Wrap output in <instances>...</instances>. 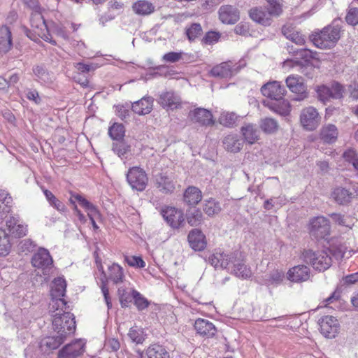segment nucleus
Wrapping results in <instances>:
<instances>
[{
    "label": "nucleus",
    "mask_w": 358,
    "mask_h": 358,
    "mask_svg": "<svg viewBox=\"0 0 358 358\" xmlns=\"http://www.w3.org/2000/svg\"><path fill=\"white\" fill-rule=\"evenodd\" d=\"M113 150L119 157H123L130 151V145L124 141H117L113 144Z\"/></svg>",
    "instance_id": "obj_50"
},
{
    "label": "nucleus",
    "mask_w": 358,
    "mask_h": 358,
    "mask_svg": "<svg viewBox=\"0 0 358 358\" xmlns=\"http://www.w3.org/2000/svg\"><path fill=\"white\" fill-rule=\"evenodd\" d=\"M263 103L271 110L282 116L288 115L291 111L290 103L284 97L276 100H266Z\"/></svg>",
    "instance_id": "obj_21"
},
{
    "label": "nucleus",
    "mask_w": 358,
    "mask_h": 358,
    "mask_svg": "<svg viewBox=\"0 0 358 358\" xmlns=\"http://www.w3.org/2000/svg\"><path fill=\"white\" fill-rule=\"evenodd\" d=\"M220 34L218 32L210 31L206 33L201 39V43L206 45H211L219 41Z\"/></svg>",
    "instance_id": "obj_58"
},
{
    "label": "nucleus",
    "mask_w": 358,
    "mask_h": 358,
    "mask_svg": "<svg viewBox=\"0 0 358 358\" xmlns=\"http://www.w3.org/2000/svg\"><path fill=\"white\" fill-rule=\"evenodd\" d=\"M201 199L202 194L201 190L194 186L188 187L183 194L185 203L192 206L198 204L201 201Z\"/></svg>",
    "instance_id": "obj_30"
},
{
    "label": "nucleus",
    "mask_w": 358,
    "mask_h": 358,
    "mask_svg": "<svg viewBox=\"0 0 358 358\" xmlns=\"http://www.w3.org/2000/svg\"><path fill=\"white\" fill-rule=\"evenodd\" d=\"M285 278V273L280 270H273L265 275L264 283L267 286H277L280 285Z\"/></svg>",
    "instance_id": "obj_40"
},
{
    "label": "nucleus",
    "mask_w": 358,
    "mask_h": 358,
    "mask_svg": "<svg viewBox=\"0 0 358 358\" xmlns=\"http://www.w3.org/2000/svg\"><path fill=\"white\" fill-rule=\"evenodd\" d=\"M108 134L113 140H121L124 135V126L122 124L115 123L109 128Z\"/></svg>",
    "instance_id": "obj_49"
},
{
    "label": "nucleus",
    "mask_w": 358,
    "mask_h": 358,
    "mask_svg": "<svg viewBox=\"0 0 358 358\" xmlns=\"http://www.w3.org/2000/svg\"><path fill=\"white\" fill-rule=\"evenodd\" d=\"M9 235L5 229L0 228V256H6L10 250Z\"/></svg>",
    "instance_id": "obj_43"
},
{
    "label": "nucleus",
    "mask_w": 358,
    "mask_h": 358,
    "mask_svg": "<svg viewBox=\"0 0 358 358\" xmlns=\"http://www.w3.org/2000/svg\"><path fill=\"white\" fill-rule=\"evenodd\" d=\"M224 148L233 153L238 152L243 148L244 141L236 134H230L222 140Z\"/></svg>",
    "instance_id": "obj_25"
},
{
    "label": "nucleus",
    "mask_w": 358,
    "mask_h": 358,
    "mask_svg": "<svg viewBox=\"0 0 358 358\" xmlns=\"http://www.w3.org/2000/svg\"><path fill=\"white\" fill-rule=\"evenodd\" d=\"M209 263L215 268L231 270V273L241 279L252 276L250 268L245 264V259L241 252H231L215 251L208 257Z\"/></svg>",
    "instance_id": "obj_2"
},
{
    "label": "nucleus",
    "mask_w": 358,
    "mask_h": 358,
    "mask_svg": "<svg viewBox=\"0 0 358 358\" xmlns=\"http://www.w3.org/2000/svg\"><path fill=\"white\" fill-rule=\"evenodd\" d=\"M128 336L132 342L136 344H142L145 339L143 329L136 326L130 328Z\"/></svg>",
    "instance_id": "obj_46"
},
{
    "label": "nucleus",
    "mask_w": 358,
    "mask_h": 358,
    "mask_svg": "<svg viewBox=\"0 0 358 358\" xmlns=\"http://www.w3.org/2000/svg\"><path fill=\"white\" fill-rule=\"evenodd\" d=\"M158 103L167 110H174L181 105V99L173 91L162 92L159 97Z\"/></svg>",
    "instance_id": "obj_24"
},
{
    "label": "nucleus",
    "mask_w": 358,
    "mask_h": 358,
    "mask_svg": "<svg viewBox=\"0 0 358 358\" xmlns=\"http://www.w3.org/2000/svg\"><path fill=\"white\" fill-rule=\"evenodd\" d=\"M218 13L220 20L224 24H234L240 19L239 10L231 5L222 6Z\"/></svg>",
    "instance_id": "obj_22"
},
{
    "label": "nucleus",
    "mask_w": 358,
    "mask_h": 358,
    "mask_svg": "<svg viewBox=\"0 0 358 358\" xmlns=\"http://www.w3.org/2000/svg\"><path fill=\"white\" fill-rule=\"evenodd\" d=\"M237 120V115L234 113L224 112L219 117L220 124L227 127H233Z\"/></svg>",
    "instance_id": "obj_48"
},
{
    "label": "nucleus",
    "mask_w": 358,
    "mask_h": 358,
    "mask_svg": "<svg viewBox=\"0 0 358 358\" xmlns=\"http://www.w3.org/2000/svg\"><path fill=\"white\" fill-rule=\"evenodd\" d=\"M26 4L34 8V10L31 14L30 24L36 34L38 31H46L47 24L40 12V7L37 6L36 0H23Z\"/></svg>",
    "instance_id": "obj_15"
},
{
    "label": "nucleus",
    "mask_w": 358,
    "mask_h": 358,
    "mask_svg": "<svg viewBox=\"0 0 358 358\" xmlns=\"http://www.w3.org/2000/svg\"><path fill=\"white\" fill-rule=\"evenodd\" d=\"M52 264L53 260L49 251L43 248H39L31 258L32 266L42 270L50 268Z\"/></svg>",
    "instance_id": "obj_19"
},
{
    "label": "nucleus",
    "mask_w": 358,
    "mask_h": 358,
    "mask_svg": "<svg viewBox=\"0 0 358 358\" xmlns=\"http://www.w3.org/2000/svg\"><path fill=\"white\" fill-rule=\"evenodd\" d=\"M187 241L194 251H203L207 245L206 236L199 229H193L189 232Z\"/></svg>",
    "instance_id": "obj_23"
},
{
    "label": "nucleus",
    "mask_w": 358,
    "mask_h": 358,
    "mask_svg": "<svg viewBox=\"0 0 358 358\" xmlns=\"http://www.w3.org/2000/svg\"><path fill=\"white\" fill-rule=\"evenodd\" d=\"M194 329L201 336L207 338L214 336L217 332V329L212 322L201 318H199L195 321Z\"/></svg>",
    "instance_id": "obj_26"
},
{
    "label": "nucleus",
    "mask_w": 358,
    "mask_h": 358,
    "mask_svg": "<svg viewBox=\"0 0 358 358\" xmlns=\"http://www.w3.org/2000/svg\"><path fill=\"white\" fill-rule=\"evenodd\" d=\"M318 98L322 102H326L331 99V92L329 87L321 86L317 90Z\"/></svg>",
    "instance_id": "obj_61"
},
{
    "label": "nucleus",
    "mask_w": 358,
    "mask_h": 358,
    "mask_svg": "<svg viewBox=\"0 0 358 358\" xmlns=\"http://www.w3.org/2000/svg\"><path fill=\"white\" fill-rule=\"evenodd\" d=\"M187 220L189 224L191 226H199L203 220V214L201 211L198 208H194L189 210L187 213Z\"/></svg>",
    "instance_id": "obj_44"
},
{
    "label": "nucleus",
    "mask_w": 358,
    "mask_h": 358,
    "mask_svg": "<svg viewBox=\"0 0 358 358\" xmlns=\"http://www.w3.org/2000/svg\"><path fill=\"white\" fill-rule=\"evenodd\" d=\"M191 120L201 126L208 127L215 124L212 113L203 108H197L189 112Z\"/></svg>",
    "instance_id": "obj_17"
},
{
    "label": "nucleus",
    "mask_w": 358,
    "mask_h": 358,
    "mask_svg": "<svg viewBox=\"0 0 358 358\" xmlns=\"http://www.w3.org/2000/svg\"><path fill=\"white\" fill-rule=\"evenodd\" d=\"M268 5L267 13L271 16L278 17L282 13V6L277 0H266Z\"/></svg>",
    "instance_id": "obj_51"
},
{
    "label": "nucleus",
    "mask_w": 358,
    "mask_h": 358,
    "mask_svg": "<svg viewBox=\"0 0 358 358\" xmlns=\"http://www.w3.org/2000/svg\"><path fill=\"white\" fill-rule=\"evenodd\" d=\"M148 358H170L169 352L162 345L155 343L150 345L145 351Z\"/></svg>",
    "instance_id": "obj_35"
},
{
    "label": "nucleus",
    "mask_w": 358,
    "mask_h": 358,
    "mask_svg": "<svg viewBox=\"0 0 358 358\" xmlns=\"http://www.w3.org/2000/svg\"><path fill=\"white\" fill-rule=\"evenodd\" d=\"M345 20L348 24L355 26L358 24V8H349L345 16Z\"/></svg>",
    "instance_id": "obj_57"
},
{
    "label": "nucleus",
    "mask_w": 358,
    "mask_h": 358,
    "mask_svg": "<svg viewBox=\"0 0 358 358\" xmlns=\"http://www.w3.org/2000/svg\"><path fill=\"white\" fill-rule=\"evenodd\" d=\"M262 94L269 100H276L284 97L286 89L278 81L268 82L261 87Z\"/></svg>",
    "instance_id": "obj_18"
},
{
    "label": "nucleus",
    "mask_w": 358,
    "mask_h": 358,
    "mask_svg": "<svg viewBox=\"0 0 358 358\" xmlns=\"http://www.w3.org/2000/svg\"><path fill=\"white\" fill-rule=\"evenodd\" d=\"M345 161L351 163L353 167L358 166V157L356 151L353 149H348L343 154Z\"/></svg>",
    "instance_id": "obj_59"
},
{
    "label": "nucleus",
    "mask_w": 358,
    "mask_h": 358,
    "mask_svg": "<svg viewBox=\"0 0 358 358\" xmlns=\"http://www.w3.org/2000/svg\"><path fill=\"white\" fill-rule=\"evenodd\" d=\"M334 199L339 204L344 205L350 202L352 193L343 187H336L331 194Z\"/></svg>",
    "instance_id": "obj_37"
},
{
    "label": "nucleus",
    "mask_w": 358,
    "mask_h": 358,
    "mask_svg": "<svg viewBox=\"0 0 358 358\" xmlns=\"http://www.w3.org/2000/svg\"><path fill=\"white\" fill-rule=\"evenodd\" d=\"M74 200L78 201L82 207L85 208L86 210H88L90 207H92V205L93 204L87 201L85 198L78 194H71L70 202L74 204Z\"/></svg>",
    "instance_id": "obj_60"
},
{
    "label": "nucleus",
    "mask_w": 358,
    "mask_h": 358,
    "mask_svg": "<svg viewBox=\"0 0 358 358\" xmlns=\"http://www.w3.org/2000/svg\"><path fill=\"white\" fill-rule=\"evenodd\" d=\"M124 261L131 267L144 268L145 266V262L141 257L125 256Z\"/></svg>",
    "instance_id": "obj_55"
},
{
    "label": "nucleus",
    "mask_w": 358,
    "mask_h": 358,
    "mask_svg": "<svg viewBox=\"0 0 358 358\" xmlns=\"http://www.w3.org/2000/svg\"><path fill=\"white\" fill-rule=\"evenodd\" d=\"M161 214L167 224L173 229H179L184 224L185 217L181 210L167 206L162 209Z\"/></svg>",
    "instance_id": "obj_14"
},
{
    "label": "nucleus",
    "mask_w": 358,
    "mask_h": 358,
    "mask_svg": "<svg viewBox=\"0 0 358 358\" xmlns=\"http://www.w3.org/2000/svg\"><path fill=\"white\" fill-rule=\"evenodd\" d=\"M329 252L336 258H343L345 257L348 248L344 245H338L332 246Z\"/></svg>",
    "instance_id": "obj_62"
},
{
    "label": "nucleus",
    "mask_w": 358,
    "mask_h": 358,
    "mask_svg": "<svg viewBox=\"0 0 358 358\" xmlns=\"http://www.w3.org/2000/svg\"><path fill=\"white\" fill-rule=\"evenodd\" d=\"M282 34L287 39L297 45H303L305 43L303 35L291 25H284L282 27Z\"/></svg>",
    "instance_id": "obj_29"
},
{
    "label": "nucleus",
    "mask_w": 358,
    "mask_h": 358,
    "mask_svg": "<svg viewBox=\"0 0 358 358\" xmlns=\"http://www.w3.org/2000/svg\"><path fill=\"white\" fill-rule=\"evenodd\" d=\"M134 301L138 310H145L150 305L148 300L135 289H134Z\"/></svg>",
    "instance_id": "obj_52"
},
{
    "label": "nucleus",
    "mask_w": 358,
    "mask_h": 358,
    "mask_svg": "<svg viewBox=\"0 0 358 358\" xmlns=\"http://www.w3.org/2000/svg\"><path fill=\"white\" fill-rule=\"evenodd\" d=\"M85 346V343L82 340L75 341L59 350L57 358H78L83 354Z\"/></svg>",
    "instance_id": "obj_16"
},
{
    "label": "nucleus",
    "mask_w": 358,
    "mask_h": 358,
    "mask_svg": "<svg viewBox=\"0 0 358 358\" xmlns=\"http://www.w3.org/2000/svg\"><path fill=\"white\" fill-rule=\"evenodd\" d=\"M182 52H169L164 55L162 59L166 62L175 63L182 58Z\"/></svg>",
    "instance_id": "obj_63"
},
{
    "label": "nucleus",
    "mask_w": 358,
    "mask_h": 358,
    "mask_svg": "<svg viewBox=\"0 0 358 358\" xmlns=\"http://www.w3.org/2000/svg\"><path fill=\"white\" fill-rule=\"evenodd\" d=\"M318 324L321 334L326 338H334L339 332L340 324L333 316L325 315L321 317Z\"/></svg>",
    "instance_id": "obj_13"
},
{
    "label": "nucleus",
    "mask_w": 358,
    "mask_h": 358,
    "mask_svg": "<svg viewBox=\"0 0 358 358\" xmlns=\"http://www.w3.org/2000/svg\"><path fill=\"white\" fill-rule=\"evenodd\" d=\"M331 99H340L343 96L344 87L338 82H334L329 87Z\"/></svg>",
    "instance_id": "obj_54"
},
{
    "label": "nucleus",
    "mask_w": 358,
    "mask_h": 358,
    "mask_svg": "<svg viewBox=\"0 0 358 358\" xmlns=\"http://www.w3.org/2000/svg\"><path fill=\"white\" fill-rule=\"evenodd\" d=\"M234 32L241 36L250 35V28L248 23H239L234 28Z\"/></svg>",
    "instance_id": "obj_64"
},
{
    "label": "nucleus",
    "mask_w": 358,
    "mask_h": 358,
    "mask_svg": "<svg viewBox=\"0 0 358 358\" xmlns=\"http://www.w3.org/2000/svg\"><path fill=\"white\" fill-rule=\"evenodd\" d=\"M43 193L50 205L54 207L59 212H64L66 210L65 205L59 201L56 196L49 190L43 189Z\"/></svg>",
    "instance_id": "obj_47"
},
{
    "label": "nucleus",
    "mask_w": 358,
    "mask_h": 358,
    "mask_svg": "<svg viewBox=\"0 0 358 358\" xmlns=\"http://www.w3.org/2000/svg\"><path fill=\"white\" fill-rule=\"evenodd\" d=\"M222 210L220 202L215 199L210 198L203 201V210L208 216H214L217 215Z\"/></svg>",
    "instance_id": "obj_39"
},
{
    "label": "nucleus",
    "mask_w": 358,
    "mask_h": 358,
    "mask_svg": "<svg viewBox=\"0 0 358 358\" xmlns=\"http://www.w3.org/2000/svg\"><path fill=\"white\" fill-rule=\"evenodd\" d=\"M287 50L289 54L299 55L302 58H313V52L308 49H294L292 45H287Z\"/></svg>",
    "instance_id": "obj_56"
},
{
    "label": "nucleus",
    "mask_w": 358,
    "mask_h": 358,
    "mask_svg": "<svg viewBox=\"0 0 358 358\" xmlns=\"http://www.w3.org/2000/svg\"><path fill=\"white\" fill-rule=\"evenodd\" d=\"M331 217L338 224L351 228L352 223V219L349 217H345L340 213H332L330 215Z\"/></svg>",
    "instance_id": "obj_53"
},
{
    "label": "nucleus",
    "mask_w": 358,
    "mask_h": 358,
    "mask_svg": "<svg viewBox=\"0 0 358 358\" xmlns=\"http://www.w3.org/2000/svg\"><path fill=\"white\" fill-rule=\"evenodd\" d=\"M154 99L151 96H144L131 105L132 110L140 115L150 113L152 110Z\"/></svg>",
    "instance_id": "obj_28"
},
{
    "label": "nucleus",
    "mask_w": 358,
    "mask_h": 358,
    "mask_svg": "<svg viewBox=\"0 0 358 358\" xmlns=\"http://www.w3.org/2000/svg\"><path fill=\"white\" fill-rule=\"evenodd\" d=\"M12 34L7 26H2L0 28V51L6 53L12 48Z\"/></svg>",
    "instance_id": "obj_33"
},
{
    "label": "nucleus",
    "mask_w": 358,
    "mask_h": 358,
    "mask_svg": "<svg viewBox=\"0 0 358 358\" xmlns=\"http://www.w3.org/2000/svg\"><path fill=\"white\" fill-rule=\"evenodd\" d=\"M309 233L317 240L325 239L330 234L331 226L328 219L317 216L310 221Z\"/></svg>",
    "instance_id": "obj_8"
},
{
    "label": "nucleus",
    "mask_w": 358,
    "mask_h": 358,
    "mask_svg": "<svg viewBox=\"0 0 358 358\" xmlns=\"http://www.w3.org/2000/svg\"><path fill=\"white\" fill-rule=\"evenodd\" d=\"M155 187L162 194L173 193L177 185V180L173 172L169 170H162L153 176Z\"/></svg>",
    "instance_id": "obj_6"
},
{
    "label": "nucleus",
    "mask_w": 358,
    "mask_h": 358,
    "mask_svg": "<svg viewBox=\"0 0 358 358\" xmlns=\"http://www.w3.org/2000/svg\"><path fill=\"white\" fill-rule=\"evenodd\" d=\"M117 295L122 308H126L129 306L132 300H134V289L131 292H128L126 289L120 287L117 289Z\"/></svg>",
    "instance_id": "obj_45"
},
{
    "label": "nucleus",
    "mask_w": 358,
    "mask_h": 358,
    "mask_svg": "<svg viewBox=\"0 0 358 358\" xmlns=\"http://www.w3.org/2000/svg\"><path fill=\"white\" fill-rule=\"evenodd\" d=\"M259 127L264 133L273 134L278 131L279 125L275 119L266 117L260 120Z\"/></svg>",
    "instance_id": "obj_42"
},
{
    "label": "nucleus",
    "mask_w": 358,
    "mask_h": 358,
    "mask_svg": "<svg viewBox=\"0 0 358 358\" xmlns=\"http://www.w3.org/2000/svg\"><path fill=\"white\" fill-rule=\"evenodd\" d=\"M125 275L123 268L117 263H113L107 267L106 271L101 273L99 278L100 285H106L111 282L113 285H118L124 282Z\"/></svg>",
    "instance_id": "obj_7"
},
{
    "label": "nucleus",
    "mask_w": 358,
    "mask_h": 358,
    "mask_svg": "<svg viewBox=\"0 0 358 358\" xmlns=\"http://www.w3.org/2000/svg\"><path fill=\"white\" fill-rule=\"evenodd\" d=\"M66 282L64 278H55L51 286L50 294L52 300L50 303V311L55 313L63 314L66 308V302L64 299L66 294Z\"/></svg>",
    "instance_id": "obj_4"
},
{
    "label": "nucleus",
    "mask_w": 358,
    "mask_h": 358,
    "mask_svg": "<svg viewBox=\"0 0 358 358\" xmlns=\"http://www.w3.org/2000/svg\"><path fill=\"white\" fill-rule=\"evenodd\" d=\"M245 66V62L244 61H240L236 64H233L231 61L225 62L215 66L210 70V74L213 77L220 78H231Z\"/></svg>",
    "instance_id": "obj_9"
},
{
    "label": "nucleus",
    "mask_w": 358,
    "mask_h": 358,
    "mask_svg": "<svg viewBox=\"0 0 358 358\" xmlns=\"http://www.w3.org/2000/svg\"><path fill=\"white\" fill-rule=\"evenodd\" d=\"M310 277V270L306 265H297L290 268L287 272V279L293 282L307 281Z\"/></svg>",
    "instance_id": "obj_20"
},
{
    "label": "nucleus",
    "mask_w": 358,
    "mask_h": 358,
    "mask_svg": "<svg viewBox=\"0 0 358 358\" xmlns=\"http://www.w3.org/2000/svg\"><path fill=\"white\" fill-rule=\"evenodd\" d=\"M285 83L289 90L296 94L294 100L300 101L308 97L307 87L301 76L290 75L286 78Z\"/></svg>",
    "instance_id": "obj_12"
},
{
    "label": "nucleus",
    "mask_w": 358,
    "mask_h": 358,
    "mask_svg": "<svg viewBox=\"0 0 358 358\" xmlns=\"http://www.w3.org/2000/svg\"><path fill=\"white\" fill-rule=\"evenodd\" d=\"M52 317L53 329L57 335L45 337L41 341L39 348L43 353H49L58 348L66 337L73 334L76 330L75 318L72 313H55Z\"/></svg>",
    "instance_id": "obj_1"
},
{
    "label": "nucleus",
    "mask_w": 358,
    "mask_h": 358,
    "mask_svg": "<svg viewBox=\"0 0 358 358\" xmlns=\"http://www.w3.org/2000/svg\"><path fill=\"white\" fill-rule=\"evenodd\" d=\"M13 199L5 190H0V219H3L11 210Z\"/></svg>",
    "instance_id": "obj_36"
},
{
    "label": "nucleus",
    "mask_w": 358,
    "mask_h": 358,
    "mask_svg": "<svg viewBox=\"0 0 358 358\" xmlns=\"http://www.w3.org/2000/svg\"><path fill=\"white\" fill-rule=\"evenodd\" d=\"M341 27L334 20L331 24L326 26L319 32L311 36L313 44L320 49L334 48L341 38Z\"/></svg>",
    "instance_id": "obj_3"
},
{
    "label": "nucleus",
    "mask_w": 358,
    "mask_h": 358,
    "mask_svg": "<svg viewBox=\"0 0 358 358\" xmlns=\"http://www.w3.org/2000/svg\"><path fill=\"white\" fill-rule=\"evenodd\" d=\"M203 34V29L199 23H192L185 28V35L189 42H194Z\"/></svg>",
    "instance_id": "obj_41"
},
{
    "label": "nucleus",
    "mask_w": 358,
    "mask_h": 358,
    "mask_svg": "<svg viewBox=\"0 0 358 358\" xmlns=\"http://www.w3.org/2000/svg\"><path fill=\"white\" fill-rule=\"evenodd\" d=\"M32 71L35 76V80L41 85H50L53 81V77L43 65L33 66Z\"/></svg>",
    "instance_id": "obj_32"
},
{
    "label": "nucleus",
    "mask_w": 358,
    "mask_h": 358,
    "mask_svg": "<svg viewBox=\"0 0 358 358\" xmlns=\"http://www.w3.org/2000/svg\"><path fill=\"white\" fill-rule=\"evenodd\" d=\"M250 18L264 26L270 25L271 23V17H270L269 13L264 10L262 8H251L250 12Z\"/></svg>",
    "instance_id": "obj_31"
},
{
    "label": "nucleus",
    "mask_w": 358,
    "mask_h": 358,
    "mask_svg": "<svg viewBox=\"0 0 358 358\" xmlns=\"http://www.w3.org/2000/svg\"><path fill=\"white\" fill-rule=\"evenodd\" d=\"M241 133L244 138L243 141L252 145L259 138V131L256 124L252 123H245L241 128Z\"/></svg>",
    "instance_id": "obj_27"
},
{
    "label": "nucleus",
    "mask_w": 358,
    "mask_h": 358,
    "mask_svg": "<svg viewBox=\"0 0 358 358\" xmlns=\"http://www.w3.org/2000/svg\"><path fill=\"white\" fill-rule=\"evenodd\" d=\"M321 117L317 110L308 106L301 110L300 114V122L303 128L307 131L316 129L320 124Z\"/></svg>",
    "instance_id": "obj_11"
},
{
    "label": "nucleus",
    "mask_w": 358,
    "mask_h": 358,
    "mask_svg": "<svg viewBox=\"0 0 358 358\" xmlns=\"http://www.w3.org/2000/svg\"><path fill=\"white\" fill-rule=\"evenodd\" d=\"M126 177L127 181L133 189L141 192L145 189L148 178L143 169L138 166L130 168Z\"/></svg>",
    "instance_id": "obj_10"
},
{
    "label": "nucleus",
    "mask_w": 358,
    "mask_h": 358,
    "mask_svg": "<svg viewBox=\"0 0 358 358\" xmlns=\"http://www.w3.org/2000/svg\"><path fill=\"white\" fill-rule=\"evenodd\" d=\"M338 135L337 127L329 124L322 127L320 131V138L327 143H333L337 140Z\"/></svg>",
    "instance_id": "obj_34"
},
{
    "label": "nucleus",
    "mask_w": 358,
    "mask_h": 358,
    "mask_svg": "<svg viewBox=\"0 0 358 358\" xmlns=\"http://www.w3.org/2000/svg\"><path fill=\"white\" fill-rule=\"evenodd\" d=\"M135 13L141 15H150L155 10L154 5L146 0H139L135 2L132 6Z\"/></svg>",
    "instance_id": "obj_38"
},
{
    "label": "nucleus",
    "mask_w": 358,
    "mask_h": 358,
    "mask_svg": "<svg viewBox=\"0 0 358 358\" xmlns=\"http://www.w3.org/2000/svg\"><path fill=\"white\" fill-rule=\"evenodd\" d=\"M303 260L312 265L314 269L324 271L331 265V257L324 250L314 252L312 250H304L301 255Z\"/></svg>",
    "instance_id": "obj_5"
}]
</instances>
